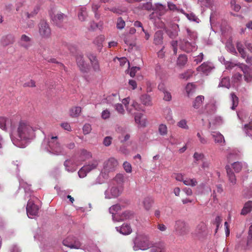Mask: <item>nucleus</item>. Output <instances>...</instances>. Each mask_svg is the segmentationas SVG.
<instances>
[{
    "label": "nucleus",
    "instance_id": "nucleus-43",
    "mask_svg": "<svg viewBox=\"0 0 252 252\" xmlns=\"http://www.w3.org/2000/svg\"><path fill=\"white\" fill-rule=\"evenodd\" d=\"M129 100H130L129 97H127L126 98L123 99L122 100V102L125 105L128 112L132 114V109L130 107V106L129 107L128 106V104L129 103Z\"/></svg>",
    "mask_w": 252,
    "mask_h": 252
},
{
    "label": "nucleus",
    "instance_id": "nucleus-9",
    "mask_svg": "<svg viewBox=\"0 0 252 252\" xmlns=\"http://www.w3.org/2000/svg\"><path fill=\"white\" fill-rule=\"evenodd\" d=\"M76 63L78 67L81 72H87L89 70V64L86 62L83 55H78L77 56Z\"/></svg>",
    "mask_w": 252,
    "mask_h": 252
},
{
    "label": "nucleus",
    "instance_id": "nucleus-64",
    "mask_svg": "<svg viewBox=\"0 0 252 252\" xmlns=\"http://www.w3.org/2000/svg\"><path fill=\"white\" fill-rule=\"evenodd\" d=\"M143 117V114L141 113H137L135 115V121L137 124L142 125L141 119Z\"/></svg>",
    "mask_w": 252,
    "mask_h": 252
},
{
    "label": "nucleus",
    "instance_id": "nucleus-27",
    "mask_svg": "<svg viewBox=\"0 0 252 252\" xmlns=\"http://www.w3.org/2000/svg\"><path fill=\"white\" fill-rule=\"evenodd\" d=\"M236 47L238 51L243 59H245L247 57V53L245 50L243 44L241 42L238 41L236 42Z\"/></svg>",
    "mask_w": 252,
    "mask_h": 252
},
{
    "label": "nucleus",
    "instance_id": "nucleus-61",
    "mask_svg": "<svg viewBox=\"0 0 252 252\" xmlns=\"http://www.w3.org/2000/svg\"><path fill=\"white\" fill-rule=\"evenodd\" d=\"M140 70V67L134 66L132 67L130 70L129 75L131 77H133L135 75L136 72Z\"/></svg>",
    "mask_w": 252,
    "mask_h": 252
},
{
    "label": "nucleus",
    "instance_id": "nucleus-39",
    "mask_svg": "<svg viewBox=\"0 0 252 252\" xmlns=\"http://www.w3.org/2000/svg\"><path fill=\"white\" fill-rule=\"evenodd\" d=\"M231 101L232 102V106L231 109L234 110L238 104V97L234 94V93L231 94Z\"/></svg>",
    "mask_w": 252,
    "mask_h": 252
},
{
    "label": "nucleus",
    "instance_id": "nucleus-50",
    "mask_svg": "<svg viewBox=\"0 0 252 252\" xmlns=\"http://www.w3.org/2000/svg\"><path fill=\"white\" fill-rule=\"evenodd\" d=\"M123 167L127 173H131L132 171V167L130 163L125 161L123 163Z\"/></svg>",
    "mask_w": 252,
    "mask_h": 252
},
{
    "label": "nucleus",
    "instance_id": "nucleus-56",
    "mask_svg": "<svg viewBox=\"0 0 252 252\" xmlns=\"http://www.w3.org/2000/svg\"><path fill=\"white\" fill-rule=\"evenodd\" d=\"M112 138L110 136H107L105 137L103 140V143L105 146H109L112 143Z\"/></svg>",
    "mask_w": 252,
    "mask_h": 252
},
{
    "label": "nucleus",
    "instance_id": "nucleus-57",
    "mask_svg": "<svg viewBox=\"0 0 252 252\" xmlns=\"http://www.w3.org/2000/svg\"><path fill=\"white\" fill-rule=\"evenodd\" d=\"M110 112L107 109L103 110L101 113V117L103 119H108L110 117Z\"/></svg>",
    "mask_w": 252,
    "mask_h": 252
},
{
    "label": "nucleus",
    "instance_id": "nucleus-12",
    "mask_svg": "<svg viewBox=\"0 0 252 252\" xmlns=\"http://www.w3.org/2000/svg\"><path fill=\"white\" fill-rule=\"evenodd\" d=\"M180 48L185 52L189 53L196 50V45L194 43L189 42L186 39H183L180 44Z\"/></svg>",
    "mask_w": 252,
    "mask_h": 252
},
{
    "label": "nucleus",
    "instance_id": "nucleus-38",
    "mask_svg": "<svg viewBox=\"0 0 252 252\" xmlns=\"http://www.w3.org/2000/svg\"><path fill=\"white\" fill-rule=\"evenodd\" d=\"M219 86L229 88L230 86L229 78L228 77L223 78L220 83Z\"/></svg>",
    "mask_w": 252,
    "mask_h": 252
},
{
    "label": "nucleus",
    "instance_id": "nucleus-10",
    "mask_svg": "<svg viewBox=\"0 0 252 252\" xmlns=\"http://www.w3.org/2000/svg\"><path fill=\"white\" fill-rule=\"evenodd\" d=\"M122 191V187H112L109 190L105 192V197L109 199L117 197L121 194Z\"/></svg>",
    "mask_w": 252,
    "mask_h": 252
},
{
    "label": "nucleus",
    "instance_id": "nucleus-15",
    "mask_svg": "<svg viewBox=\"0 0 252 252\" xmlns=\"http://www.w3.org/2000/svg\"><path fill=\"white\" fill-rule=\"evenodd\" d=\"M31 37L26 34H23L21 35L18 43L21 47L28 49L31 46Z\"/></svg>",
    "mask_w": 252,
    "mask_h": 252
},
{
    "label": "nucleus",
    "instance_id": "nucleus-54",
    "mask_svg": "<svg viewBox=\"0 0 252 252\" xmlns=\"http://www.w3.org/2000/svg\"><path fill=\"white\" fill-rule=\"evenodd\" d=\"M221 221L222 219L221 217L218 216L216 218L215 220L214 221V224L216 225V232H217V230H218Z\"/></svg>",
    "mask_w": 252,
    "mask_h": 252
},
{
    "label": "nucleus",
    "instance_id": "nucleus-33",
    "mask_svg": "<svg viewBox=\"0 0 252 252\" xmlns=\"http://www.w3.org/2000/svg\"><path fill=\"white\" fill-rule=\"evenodd\" d=\"M195 90V85L191 83H188L186 87V91L188 94V96H190Z\"/></svg>",
    "mask_w": 252,
    "mask_h": 252
},
{
    "label": "nucleus",
    "instance_id": "nucleus-2",
    "mask_svg": "<svg viewBox=\"0 0 252 252\" xmlns=\"http://www.w3.org/2000/svg\"><path fill=\"white\" fill-rule=\"evenodd\" d=\"M121 206H111L109 208V212L112 214L114 220L119 221L133 217V214L130 212L126 211L121 213Z\"/></svg>",
    "mask_w": 252,
    "mask_h": 252
},
{
    "label": "nucleus",
    "instance_id": "nucleus-36",
    "mask_svg": "<svg viewBox=\"0 0 252 252\" xmlns=\"http://www.w3.org/2000/svg\"><path fill=\"white\" fill-rule=\"evenodd\" d=\"M187 62V57L185 55H181L177 60V64L180 66L184 65Z\"/></svg>",
    "mask_w": 252,
    "mask_h": 252
},
{
    "label": "nucleus",
    "instance_id": "nucleus-14",
    "mask_svg": "<svg viewBox=\"0 0 252 252\" xmlns=\"http://www.w3.org/2000/svg\"><path fill=\"white\" fill-rule=\"evenodd\" d=\"M150 252H166V245L162 242L156 243L150 247Z\"/></svg>",
    "mask_w": 252,
    "mask_h": 252
},
{
    "label": "nucleus",
    "instance_id": "nucleus-17",
    "mask_svg": "<svg viewBox=\"0 0 252 252\" xmlns=\"http://www.w3.org/2000/svg\"><path fill=\"white\" fill-rule=\"evenodd\" d=\"M27 214L29 218H32V216H36L38 212V206H27Z\"/></svg>",
    "mask_w": 252,
    "mask_h": 252
},
{
    "label": "nucleus",
    "instance_id": "nucleus-19",
    "mask_svg": "<svg viewBox=\"0 0 252 252\" xmlns=\"http://www.w3.org/2000/svg\"><path fill=\"white\" fill-rule=\"evenodd\" d=\"M153 10L156 13H158L159 16L164 15L167 10L165 5H162L159 3H157L155 4V7L153 8Z\"/></svg>",
    "mask_w": 252,
    "mask_h": 252
},
{
    "label": "nucleus",
    "instance_id": "nucleus-30",
    "mask_svg": "<svg viewBox=\"0 0 252 252\" xmlns=\"http://www.w3.org/2000/svg\"><path fill=\"white\" fill-rule=\"evenodd\" d=\"M81 112V108L79 106L72 107L70 110V115L72 117H77Z\"/></svg>",
    "mask_w": 252,
    "mask_h": 252
},
{
    "label": "nucleus",
    "instance_id": "nucleus-41",
    "mask_svg": "<svg viewBox=\"0 0 252 252\" xmlns=\"http://www.w3.org/2000/svg\"><path fill=\"white\" fill-rule=\"evenodd\" d=\"M118 184H122L124 182L125 177L123 174H117L114 179Z\"/></svg>",
    "mask_w": 252,
    "mask_h": 252
},
{
    "label": "nucleus",
    "instance_id": "nucleus-48",
    "mask_svg": "<svg viewBox=\"0 0 252 252\" xmlns=\"http://www.w3.org/2000/svg\"><path fill=\"white\" fill-rule=\"evenodd\" d=\"M230 5L231 8L234 11L238 12L241 8V6L236 3L235 0H231L230 1Z\"/></svg>",
    "mask_w": 252,
    "mask_h": 252
},
{
    "label": "nucleus",
    "instance_id": "nucleus-44",
    "mask_svg": "<svg viewBox=\"0 0 252 252\" xmlns=\"http://www.w3.org/2000/svg\"><path fill=\"white\" fill-rule=\"evenodd\" d=\"M125 22L122 17H119L117 22V28L119 29L122 30L125 26Z\"/></svg>",
    "mask_w": 252,
    "mask_h": 252
},
{
    "label": "nucleus",
    "instance_id": "nucleus-13",
    "mask_svg": "<svg viewBox=\"0 0 252 252\" xmlns=\"http://www.w3.org/2000/svg\"><path fill=\"white\" fill-rule=\"evenodd\" d=\"M88 58L91 62V66L94 71L96 72H99L100 71V67L96 57L93 54H89L88 56Z\"/></svg>",
    "mask_w": 252,
    "mask_h": 252
},
{
    "label": "nucleus",
    "instance_id": "nucleus-46",
    "mask_svg": "<svg viewBox=\"0 0 252 252\" xmlns=\"http://www.w3.org/2000/svg\"><path fill=\"white\" fill-rule=\"evenodd\" d=\"M177 126L182 128L185 129H189V126L187 125V122L185 119L181 120L179 122H178Z\"/></svg>",
    "mask_w": 252,
    "mask_h": 252
},
{
    "label": "nucleus",
    "instance_id": "nucleus-24",
    "mask_svg": "<svg viewBox=\"0 0 252 252\" xmlns=\"http://www.w3.org/2000/svg\"><path fill=\"white\" fill-rule=\"evenodd\" d=\"M66 19V16L63 13H57L53 18V21L58 25Z\"/></svg>",
    "mask_w": 252,
    "mask_h": 252
},
{
    "label": "nucleus",
    "instance_id": "nucleus-37",
    "mask_svg": "<svg viewBox=\"0 0 252 252\" xmlns=\"http://www.w3.org/2000/svg\"><path fill=\"white\" fill-rule=\"evenodd\" d=\"M194 162L197 163L198 161H202L204 158V155L201 153L195 152L193 155Z\"/></svg>",
    "mask_w": 252,
    "mask_h": 252
},
{
    "label": "nucleus",
    "instance_id": "nucleus-21",
    "mask_svg": "<svg viewBox=\"0 0 252 252\" xmlns=\"http://www.w3.org/2000/svg\"><path fill=\"white\" fill-rule=\"evenodd\" d=\"M140 100L142 103L145 106H150L153 104L151 97L148 94L142 95L140 97Z\"/></svg>",
    "mask_w": 252,
    "mask_h": 252
},
{
    "label": "nucleus",
    "instance_id": "nucleus-47",
    "mask_svg": "<svg viewBox=\"0 0 252 252\" xmlns=\"http://www.w3.org/2000/svg\"><path fill=\"white\" fill-rule=\"evenodd\" d=\"M232 166L236 172H239L242 168V163L238 161L233 163Z\"/></svg>",
    "mask_w": 252,
    "mask_h": 252
},
{
    "label": "nucleus",
    "instance_id": "nucleus-11",
    "mask_svg": "<svg viewBox=\"0 0 252 252\" xmlns=\"http://www.w3.org/2000/svg\"><path fill=\"white\" fill-rule=\"evenodd\" d=\"M118 165V162L117 159L114 158H111L105 162L104 168L107 172L112 171L115 169Z\"/></svg>",
    "mask_w": 252,
    "mask_h": 252
},
{
    "label": "nucleus",
    "instance_id": "nucleus-18",
    "mask_svg": "<svg viewBox=\"0 0 252 252\" xmlns=\"http://www.w3.org/2000/svg\"><path fill=\"white\" fill-rule=\"evenodd\" d=\"M15 41V37L13 35L8 34L2 37L1 43L3 46H6L13 44Z\"/></svg>",
    "mask_w": 252,
    "mask_h": 252
},
{
    "label": "nucleus",
    "instance_id": "nucleus-63",
    "mask_svg": "<svg viewBox=\"0 0 252 252\" xmlns=\"http://www.w3.org/2000/svg\"><path fill=\"white\" fill-rule=\"evenodd\" d=\"M197 136L199 138L201 143L205 144L207 143V139L205 137H202L199 132L197 133Z\"/></svg>",
    "mask_w": 252,
    "mask_h": 252
},
{
    "label": "nucleus",
    "instance_id": "nucleus-55",
    "mask_svg": "<svg viewBox=\"0 0 252 252\" xmlns=\"http://www.w3.org/2000/svg\"><path fill=\"white\" fill-rule=\"evenodd\" d=\"M130 107L132 109V108L134 109L137 111L141 110V106L137 102L134 101L132 104L130 106Z\"/></svg>",
    "mask_w": 252,
    "mask_h": 252
},
{
    "label": "nucleus",
    "instance_id": "nucleus-62",
    "mask_svg": "<svg viewBox=\"0 0 252 252\" xmlns=\"http://www.w3.org/2000/svg\"><path fill=\"white\" fill-rule=\"evenodd\" d=\"M164 94L163 99L165 101H170L171 100L172 96L170 92L167 91L163 93Z\"/></svg>",
    "mask_w": 252,
    "mask_h": 252
},
{
    "label": "nucleus",
    "instance_id": "nucleus-28",
    "mask_svg": "<svg viewBox=\"0 0 252 252\" xmlns=\"http://www.w3.org/2000/svg\"><path fill=\"white\" fill-rule=\"evenodd\" d=\"M131 231V227L127 224H124L120 228V233L124 235L129 234Z\"/></svg>",
    "mask_w": 252,
    "mask_h": 252
},
{
    "label": "nucleus",
    "instance_id": "nucleus-40",
    "mask_svg": "<svg viewBox=\"0 0 252 252\" xmlns=\"http://www.w3.org/2000/svg\"><path fill=\"white\" fill-rule=\"evenodd\" d=\"M158 132L162 136L166 135L167 133L166 126L164 124H160L158 126Z\"/></svg>",
    "mask_w": 252,
    "mask_h": 252
},
{
    "label": "nucleus",
    "instance_id": "nucleus-58",
    "mask_svg": "<svg viewBox=\"0 0 252 252\" xmlns=\"http://www.w3.org/2000/svg\"><path fill=\"white\" fill-rule=\"evenodd\" d=\"M244 129L247 135H249V131L252 130V123L250 122L249 124L245 125Z\"/></svg>",
    "mask_w": 252,
    "mask_h": 252
},
{
    "label": "nucleus",
    "instance_id": "nucleus-26",
    "mask_svg": "<svg viewBox=\"0 0 252 252\" xmlns=\"http://www.w3.org/2000/svg\"><path fill=\"white\" fill-rule=\"evenodd\" d=\"M163 42V36L161 32H156L154 35V43L156 45H161Z\"/></svg>",
    "mask_w": 252,
    "mask_h": 252
},
{
    "label": "nucleus",
    "instance_id": "nucleus-31",
    "mask_svg": "<svg viewBox=\"0 0 252 252\" xmlns=\"http://www.w3.org/2000/svg\"><path fill=\"white\" fill-rule=\"evenodd\" d=\"M236 72L235 73L232 77V81L234 83L240 82L243 78L242 74L239 72L240 71L237 70V68H236Z\"/></svg>",
    "mask_w": 252,
    "mask_h": 252
},
{
    "label": "nucleus",
    "instance_id": "nucleus-51",
    "mask_svg": "<svg viewBox=\"0 0 252 252\" xmlns=\"http://www.w3.org/2000/svg\"><path fill=\"white\" fill-rule=\"evenodd\" d=\"M92 127L90 124H85L83 127V133L86 135L90 133L91 131Z\"/></svg>",
    "mask_w": 252,
    "mask_h": 252
},
{
    "label": "nucleus",
    "instance_id": "nucleus-4",
    "mask_svg": "<svg viewBox=\"0 0 252 252\" xmlns=\"http://www.w3.org/2000/svg\"><path fill=\"white\" fill-rule=\"evenodd\" d=\"M174 229L176 233L180 236H184L189 232V227L187 223L183 220L176 221Z\"/></svg>",
    "mask_w": 252,
    "mask_h": 252
},
{
    "label": "nucleus",
    "instance_id": "nucleus-23",
    "mask_svg": "<svg viewBox=\"0 0 252 252\" xmlns=\"http://www.w3.org/2000/svg\"><path fill=\"white\" fill-rule=\"evenodd\" d=\"M105 37L104 35H100L95 38L94 43L96 46L98 50L101 51L103 47V42L104 41Z\"/></svg>",
    "mask_w": 252,
    "mask_h": 252
},
{
    "label": "nucleus",
    "instance_id": "nucleus-5",
    "mask_svg": "<svg viewBox=\"0 0 252 252\" xmlns=\"http://www.w3.org/2000/svg\"><path fill=\"white\" fill-rule=\"evenodd\" d=\"M48 145L53 153L56 155L61 153L62 148L58 141L57 136H52L48 141Z\"/></svg>",
    "mask_w": 252,
    "mask_h": 252
},
{
    "label": "nucleus",
    "instance_id": "nucleus-29",
    "mask_svg": "<svg viewBox=\"0 0 252 252\" xmlns=\"http://www.w3.org/2000/svg\"><path fill=\"white\" fill-rule=\"evenodd\" d=\"M78 16L79 20L81 21H84L86 19V18L87 16V12L86 7H83L80 8Z\"/></svg>",
    "mask_w": 252,
    "mask_h": 252
},
{
    "label": "nucleus",
    "instance_id": "nucleus-59",
    "mask_svg": "<svg viewBox=\"0 0 252 252\" xmlns=\"http://www.w3.org/2000/svg\"><path fill=\"white\" fill-rule=\"evenodd\" d=\"M252 243V224L250 226L249 230V233L248 236V244H250Z\"/></svg>",
    "mask_w": 252,
    "mask_h": 252
},
{
    "label": "nucleus",
    "instance_id": "nucleus-6",
    "mask_svg": "<svg viewBox=\"0 0 252 252\" xmlns=\"http://www.w3.org/2000/svg\"><path fill=\"white\" fill-rule=\"evenodd\" d=\"M39 33L42 38H48L51 34V29L47 23L41 21L39 24Z\"/></svg>",
    "mask_w": 252,
    "mask_h": 252
},
{
    "label": "nucleus",
    "instance_id": "nucleus-1",
    "mask_svg": "<svg viewBox=\"0 0 252 252\" xmlns=\"http://www.w3.org/2000/svg\"><path fill=\"white\" fill-rule=\"evenodd\" d=\"M36 128L33 126L30 122L25 120H21L16 128V137L11 136L14 144L20 148L26 146V143L35 136Z\"/></svg>",
    "mask_w": 252,
    "mask_h": 252
},
{
    "label": "nucleus",
    "instance_id": "nucleus-42",
    "mask_svg": "<svg viewBox=\"0 0 252 252\" xmlns=\"http://www.w3.org/2000/svg\"><path fill=\"white\" fill-rule=\"evenodd\" d=\"M81 156L83 160L89 159L92 157V154L90 152L86 150H82L81 152Z\"/></svg>",
    "mask_w": 252,
    "mask_h": 252
},
{
    "label": "nucleus",
    "instance_id": "nucleus-35",
    "mask_svg": "<svg viewBox=\"0 0 252 252\" xmlns=\"http://www.w3.org/2000/svg\"><path fill=\"white\" fill-rule=\"evenodd\" d=\"M98 165L97 160H93L90 162L88 164L84 165L83 167H86V170L88 172L96 168Z\"/></svg>",
    "mask_w": 252,
    "mask_h": 252
},
{
    "label": "nucleus",
    "instance_id": "nucleus-25",
    "mask_svg": "<svg viewBox=\"0 0 252 252\" xmlns=\"http://www.w3.org/2000/svg\"><path fill=\"white\" fill-rule=\"evenodd\" d=\"M204 97L203 95L197 96L192 102V106L195 109H198L202 104Z\"/></svg>",
    "mask_w": 252,
    "mask_h": 252
},
{
    "label": "nucleus",
    "instance_id": "nucleus-53",
    "mask_svg": "<svg viewBox=\"0 0 252 252\" xmlns=\"http://www.w3.org/2000/svg\"><path fill=\"white\" fill-rule=\"evenodd\" d=\"M252 210L251 206H244L242 209L241 214L242 215H246Z\"/></svg>",
    "mask_w": 252,
    "mask_h": 252
},
{
    "label": "nucleus",
    "instance_id": "nucleus-3",
    "mask_svg": "<svg viewBox=\"0 0 252 252\" xmlns=\"http://www.w3.org/2000/svg\"><path fill=\"white\" fill-rule=\"evenodd\" d=\"M64 246L70 249H83L82 244L80 241L74 236H68L63 242Z\"/></svg>",
    "mask_w": 252,
    "mask_h": 252
},
{
    "label": "nucleus",
    "instance_id": "nucleus-45",
    "mask_svg": "<svg viewBox=\"0 0 252 252\" xmlns=\"http://www.w3.org/2000/svg\"><path fill=\"white\" fill-rule=\"evenodd\" d=\"M115 110L121 114H125V109L124 108L123 105L121 103H117L115 105Z\"/></svg>",
    "mask_w": 252,
    "mask_h": 252
},
{
    "label": "nucleus",
    "instance_id": "nucleus-49",
    "mask_svg": "<svg viewBox=\"0 0 252 252\" xmlns=\"http://www.w3.org/2000/svg\"><path fill=\"white\" fill-rule=\"evenodd\" d=\"M86 167H82L78 171V174L80 178L85 177L88 173H89L86 170Z\"/></svg>",
    "mask_w": 252,
    "mask_h": 252
},
{
    "label": "nucleus",
    "instance_id": "nucleus-60",
    "mask_svg": "<svg viewBox=\"0 0 252 252\" xmlns=\"http://www.w3.org/2000/svg\"><path fill=\"white\" fill-rule=\"evenodd\" d=\"M61 126L63 128L64 130L68 131H71V127L70 125L68 123H63L61 124Z\"/></svg>",
    "mask_w": 252,
    "mask_h": 252
},
{
    "label": "nucleus",
    "instance_id": "nucleus-52",
    "mask_svg": "<svg viewBox=\"0 0 252 252\" xmlns=\"http://www.w3.org/2000/svg\"><path fill=\"white\" fill-rule=\"evenodd\" d=\"M198 3L200 5L203 7H208L211 4V0H198Z\"/></svg>",
    "mask_w": 252,
    "mask_h": 252
},
{
    "label": "nucleus",
    "instance_id": "nucleus-7",
    "mask_svg": "<svg viewBox=\"0 0 252 252\" xmlns=\"http://www.w3.org/2000/svg\"><path fill=\"white\" fill-rule=\"evenodd\" d=\"M15 126V122L13 119L5 117H0V128L4 130L8 129H12Z\"/></svg>",
    "mask_w": 252,
    "mask_h": 252
},
{
    "label": "nucleus",
    "instance_id": "nucleus-20",
    "mask_svg": "<svg viewBox=\"0 0 252 252\" xmlns=\"http://www.w3.org/2000/svg\"><path fill=\"white\" fill-rule=\"evenodd\" d=\"M225 169L226 170L227 175L229 182L232 185H235L236 184L237 180L234 173L232 171L229 165H226L225 166Z\"/></svg>",
    "mask_w": 252,
    "mask_h": 252
},
{
    "label": "nucleus",
    "instance_id": "nucleus-16",
    "mask_svg": "<svg viewBox=\"0 0 252 252\" xmlns=\"http://www.w3.org/2000/svg\"><path fill=\"white\" fill-rule=\"evenodd\" d=\"M213 69L210 63H203L201 65L197 67V70L202 72L205 75H208Z\"/></svg>",
    "mask_w": 252,
    "mask_h": 252
},
{
    "label": "nucleus",
    "instance_id": "nucleus-22",
    "mask_svg": "<svg viewBox=\"0 0 252 252\" xmlns=\"http://www.w3.org/2000/svg\"><path fill=\"white\" fill-rule=\"evenodd\" d=\"M211 135L216 143L221 144L222 143H224L225 142L223 136L220 133L217 132H213Z\"/></svg>",
    "mask_w": 252,
    "mask_h": 252
},
{
    "label": "nucleus",
    "instance_id": "nucleus-32",
    "mask_svg": "<svg viewBox=\"0 0 252 252\" xmlns=\"http://www.w3.org/2000/svg\"><path fill=\"white\" fill-rule=\"evenodd\" d=\"M183 183L186 186L193 187L196 186L198 183L196 179L195 178H186L185 180H184Z\"/></svg>",
    "mask_w": 252,
    "mask_h": 252
},
{
    "label": "nucleus",
    "instance_id": "nucleus-8",
    "mask_svg": "<svg viewBox=\"0 0 252 252\" xmlns=\"http://www.w3.org/2000/svg\"><path fill=\"white\" fill-rule=\"evenodd\" d=\"M237 71L243 72L245 80L247 82H250L252 80V71L249 66L247 65L240 63L238 65L237 68Z\"/></svg>",
    "mask_w": 252,
    "mask_h": 252
},
{
    "label": "nucleus",
    "instance_id": "nucleus-34",
    "mask_svg": "<svg viewBox=\"0 0 252 252\" xmlns=\"http://www.w3.org/2000/svg\"><path fill=\"white\" fill-rule=\"evenodd\" d=\"M120 98V96L118 94H113L107 97V100L108 102H109V103L113 104L114 103L119 100Z\"/></svg>",
    "mask_w": 252,
    "mask_h": 252
}]
</instances>
